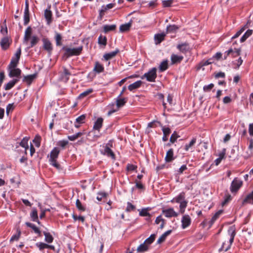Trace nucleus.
<instances>
[{
	"label": "nucleus",
	"instance_id": "obj_43",
	"mask_svg": "<svg viewBox=\"0 0 253 253\" xmlns=\"http://www.w3.org/2000/svg\"><path fill=\"white\" fill-rule=\"evenodd\" d=\"M62 37L61 35L59 33L55 32V40L56 41V44L57 46H60L62 45Z\"/></svg>",
	"mask_w": 253,
	"mask_h": 253
},
{
	"label": "nucleus",
	"instance_id": "obj_51",
	"mask_svg": "<svg viewBox=\"0 0 253 253\" xmlns=\"http://www.w3.org/2000/svg\"><path fill=\"white\" fill-rule=\"evenodd\" d=\"M39 41V38L36 36H33L31 37V42H30V47H32L35 45L37 44V43Z\"/></svg>",
	"mask_w": 253,
	"mask_h": 253
},
{
	"label": "nucleus",
	"instance_id": "obj_55",
	"mask_svg": "<svg viewBox=\"0 0 253 253\" xmlns=\"http://www.w3.org/2000/svg\"><path fill=\"white\" fill-rule=\"evenodd\" d=\"M17 233L13 235L10 239V242H13L14 241H18L20 237L21 231L20 230H17Z\"/></svg>",
	"mask_w": 253,
	"mask_h": 253
},
{
	"label": "nucleus",
	"instance_id": "obj_14",
	"mask_svg": "<svg viewBox=\"0 0 253 253\" xmlns=\"http://www.w3.org/2000/svg\"><path fill=\"white\" fill-rule=\"evenodd\" d=\"M37 77L36 74L29 75L24 77L23 81L25 82L27 84L30 85L32 82L36 79Z\"/></svg>",
	"mask_w": 253,
	"mask_h": 253
},
{
	"label": "nucleus",
	"instance_id": "obj_63",
	"mask_svg": "<svg viewBox=\"0 0 253 253\" xmlns=\"http://www.w3.org/2000/svg\"><path fill=\"white\" fill-rule=\"evenodd\" d=\"M214 86V84H210L208 85H205L203 87V89L205 91H210Z\"/></svg>",
	"mask_w": 253,
	"mask_h": 253
},
{
	"label": "nucleus",
	"instance_id": "obj_26",
	"mask_svg": "<svg viewBox=\"0 0 253 253\" xmlns=\"http://www.w3.org/2000/svg\"><path fill=\"white\" fill-rule=\"evenodd\" d=\"M240 52L241 50L240 49H235V50H233L232 48H230L226 51L227 55L231 54L233 57L239 56L240 54Z\"/></svg>",
	"mask_w": 253,
	"mask_h": 253
},
{
	"label": "nucleus",
	"instance_id": "obj_7",
	"mask_svg": "<svg viewBox=\"0 0 253 253\" xmlns=\"http://www.w3.org/2000/svg\"><path fill=\"white\" fill-rule=\"evenodd\" d=\"M162 213L166 217L168 218L176 217L178 215L172 208L163 210L162 211Z\"/></svg>",
	"mask_w": 253,
	"mask_h": 253
},
{
	"label": "nucleus",
	"instance_id": "obj_61",
	"mask_svg": "<svg viewBox=\"0 0 253 253\" xmlns=\"http://www.w3.org/2000/svg\"><path fill=\"white\" fill-rule=\"evenodd\" d=\"M107 195V194L105 192H100L98 193L97 196L96 197V199L98 201H101L103 198L106 197Z\"/></svg>",
	"mask_w": 253,
	"mask_h": 253
},
{
	"label": "nucleus",
	"instance_id": "obj_41",
	"mask_svg": "<svg viewBox=\"0 0 253 253\" xmlns=\"http://www.w3.org/2000/svg\"><path fill=\"white\" fill-rule=\"evenodd\" d=\"M222 210H219L211 217L210 220L211 225H212L215 221L219 217V215L222 213Z\"/></svg>",
	"mask_w": 253,
	"mask_h": 253
},
{
	"label": "nucleus",
	"instance_id": "obj_5",
	"mask_svg": "<svg viewBox=\"0 0 253 253\" xmlns=\"http://www.w3.org/2000/svg\"><path fill=\"white\" fill-rule=\"evenodd\" d=\"M242 184L243 181L241 179L238 178H235L231 182L230 187V191L232 193L237 192L242 186Z\"/></svg>",
	"mask_w": 253,
	"mask_h": 253
},
{
	"label": "nucleus",
	"instance_id": "obj_11",
	"mask_svg": "<svg viewBox=\"0 0 253 253\" xmlns=\"http://www.w3.org/2000/svg\"><path fill=\"white\" fill-rule=\"evenodd\" d=\"M0 43L1 48L4 50H6L10 45V39L8 37H4L1 40Z\"/></svg>",
	"mask_w": 253,
	"mask_h": 253
},
{
	"label": "nucleus",
	"instance_id": "obj_53",
	"mask_svg": "<svg viewBox=\"0 0 253 253\" xmlns=\"http://www.w3.org/2000/svg\"><path fill=\"white\" fill-rule=\"evenodd\" d=\"M92 92H93L92 88H88V89H86V90L84 91V92H83L82 93H81L80 94L79 97L80 98H83L87 96L89 94L91 93Z\"/></svg>",
	"mask_w": 253,
	"mask_h": 253
},
{
	"label": "nucleus",
	"instance_id": "obj_17",
	"mask_svg": "<svg viewBox=\"0 0 253 253\" xmlns=\"http://www.w3.org/2000/svg\"><path fill=\"white\" fill-rule=\"evenodd\" d=\"M119 50L118 49H116L115 51L105 53L103 55V57L105 60H109L115 57L117 54V53H119Z\"/></svg>",
	"mask_w": 253,
	"mask_h": 253
},
{
	"label": "nucleus",
	"instance_id": "obj_13",
	"mask_svg": "<svg viewBox=\"0 0 253 253\" xmlns=\"http://www.w3.org/2000/svg\"><path fill=\"white\" fill-rule=\"evenodd\" d=\"M103 119L102 118H98L96 121L94 122L93 129L98 130V131L100 130V128L102 126Z\"/></svg>",
	"mask_w": 253,
	"mask_h": 253
},
{
	"label": "nucleus",
	"instance_id": "obj_4",
	"mask_svg": "<svg viewBox=\"0 0 253 253\" xmlns=\"http://www.w3.org/2000/svg\"><path fill=\"white\" fill-rule=\"evenodd\" d=\"M157 69L156 68H153L147 73H145L141 77V79H146V80L150 82H153L155 81L157 78Z\"/></svg>",
	"mask_w": 253,
	"mask_h": 253
},
{
	"label": "nucleus",
	"instance_id": "obj_40",
	"mask_svg": "<svg viewBox=\"0 0 253 253\" xmlns=\"http://www.w3.org/2000/svg\"><path fill=\"white\" fill-rule=\"evenodd\" d=\"M116 26L115 25H105L103 26V30L105 33L115 30Z\"/></svg>",
	"mask_w": 253,
	"mask_h": 253
},
{
	"label": "nucleus",
	"instance_id": "obj_59",
	"mask_svg": "<svg viewBox=\"0 0 253 253\" xmlns=\"http://www.w3.org/2000/svg\"><path fill=\"white\" fill-rule=\"evenodd\" d=\"M21 53V47H19L17 50L15 54H14V56L12 58L13 59L16 60V61H19L20 55Z\"/></svg>",
	"mask_w": 253,
	"mask_h": 253
},
{
	"label": "nucleus",
	"instance_id": "obj_46",
	"mask_svg": "<svg viewBox=\"0 0 253 253\" xmlns=\"http://www.w3.org/2000/svg\"><path fill=\"white\" fill-rule=\"evenodd\" d=\"M188 202L186 200L183 201L182 202L179 203L180 211L181 213H183L185 211V210L187 206Z\"/></svg>",
	"mask_w": 253,
	"mask_h": 253
},
{
	"label": "nucleus",
	"instance_id": "obj_52",
	"mask_svg": "<svg viewBox=\"0 0 253 253\" xmlns=\"http://www.w3.org/2000/svg\"><path fill=\"white\" fill-rule=\"evenodd\" d=\"M98 42L99 44L105 46L107 44V38L106 37H102L100 36L98 39Z\"/></svg>",
	"mask_w": 253,
	"mask_h": 253
},
{
	"label": "nucleus",
	"instance_id": "obj_42",
	"mask_svg": "<svg viewBox=\"0 0 253 253\" xmlns=\"http://www.w3.org/2000/svg\"><path fill=\"white\" fill-rule=\"evenodd\" d=\"M43 234L45 236V242L48 243H51L52 242L53 238L49 233L44 231Z\"/></svg>",
	"mask_w": 253,
	"mask_h": 253
},
{
	"label": "nucleus",
	"instance_id": "obj_48",
	"mask_svg": "<svg viewBox=\"0 0 253 253\" xmlns=\"http://www.w3.org/2000/svg\"><path fill=\"white\" fill-rule=\"evenodd\" d=\"M213 63V61H209L208 60H203L197 66V70H200L201 68L204 66L209 65Z\"/></svg>",
	"mask_w": 253,
	"mask_h": 253
},
{
	"label": "nucleus",
	"instance_id": "obj_33",
	"mask_svg": "<svg viewBox=\"0 0 253 253\" xmlns=\"http://www.w3.org/2000/svg\"><path fill=\"white\" fill-rule=\"evenodd\" d=\"M137 168L136 166L131 164H128L126 166V170L128 172H137Z\"/></svg>",
	"mask_w": 253,
	"mask_h": 253
},
{
	"label": "nucleus",
	"instance_id": "obj_29",
	"mask_svg": "<svg viewBox=\"0 0 253 253\" xmlns=\"http://www.w3.org/2000/svg\"><path fill=\"white\" fill-rule=\"evenodd\" d=\"M245 203L253 204V191L249 194L244 199L243 204Z\"/></svg>",
	"mask_w": 253,
	"mask_h": 253
},
{
	"label": "nucleus",
	"instance_id": "obj_30",
	"mask_svg": "<svg viewBox=\"0 0 253 253\" xmlns=\"http://www.w3.org/2000/svg\"><path fill=\"white\" fill-rule=\"evenodd\" d=\"M25 224L28 227L31 228L35 233L38 234V235H40V230L35 224L28 222H26Z\"/></svg>",
	"mask_w": 253,
	"mask_h": 253
},
{
	"label": "nucleus",
	"instance_id": "obj_1",
	"mask_svg": "<svg viewBox=\"0 0 253 253\" xmlns=\"http://www.w3.org/2000/svg\"><path fill=\"white\" fill-rule=\"evenodd\" d=\"M228 233L230 236L229 240L227 243L226 242H223L219 250L226 252L230 249L236 235L235 228L233 226L230 227L228 230Z\"/></svg>",
	"mask_w": 253,
	"mask_h": 253
},
{
	"label": "nucleus",
	"instance_id": "obj_2",
	"mask_svg": "<svg viewBox=\"0 0 253 253\" xmlns=\"http://www.w3.org/2000/svg\"><path fill=\"white\" fill-rule=\"evenodd\" d=\"M62 49L65 51L64 55L70 57L80 55L83 50V47L80 46L76 48H70L64 46Z\"/></svg>",
	"mask_w": 253,
	"mask_h": 253
},
{
	"label": "nucleus",
	"instance_id": "obj_24",
	"mask_svg": "<svg viewBox=\"0 0 253 253\" xmlns=\"http://www.w3.org/2000/svg\"><path fill=\"white\" fill-rule=\"evenodd\" d=\"M70 75V72L67 69L64 68L61 76V80L65 82H67L69 79Z\"/></svg>",
	"mask_w": 253,
	"mask_h": 253
},
{
	"label": "nucleus",
	"instance_id": "obj_25",
	"mask_svg": "<svg viewBox=\"0 0 253 253\" xmlns=\"http://www.w3.org/2000/svg\"><path fill=\"white\" fill-rule=\"evenodd\" d=\"M32 34V28L31 27H28L25 31L24 37V42H27L30 38Z\"/></svg>",
	"mask_w": 253,
	"mask_h": 253
},
{
	"label": "nucleus",
	"instance_id": "obj_38",
	"mask_svg": "<svg viewBox=\"0 0 253 253\" xmlns=\"http://www.w3.org/2000/svg\"><path fill=\"white\" fill-rule=\"evenodd\" d=\"M18 79H13L12 81L9 82L5 86V90H9L15 85V84L18 82Z\"/></svg>",
	"mask_w": 253,
	"mask_h": 253
},
{
	"label": "nucleus",
	"instance_id": "obj_58",
	"mask_svg": "<svg viewBox=\"0 0 253 253\" xmlns=\"http://www.w3.org/2000/svg\"><path fill=\"white\" fill-rule=\"evenodd\" d=\"M18 63V61H16V60L12 58L11 62L8 66V69H12V68H16Z\"/></svg>",
	"mask_w": 253,
	"mask_h": 253
},
{
	"label": "nucleus",
	"instance_id": "obj_8",
	"mask_svg": "<svg viewBox=\"0 0 253 253\" xmlns=\"http://www.w3.org/2000/svg\"><path fill=\"white\" fill-rule=\"evenodd\" d=\"M191 222V218L188 214L184 215L181 219V227L182 229H185L188 227Z\"/></svg>",
	"mask_w": 253,
	"mask_h": 253
},
{
	"label": "nucleus",
	"instance_id": "obj_37",
	"mask_svg": "<svg viewBox=\"0 0 253 253\" xmlns=\"http://www.w3.org/2000/svg\"><path fill=\"white\" fill-rule=\"evenodd\" d=\"M29 138L28 137H24L20 143V145L25 148V151L29 149L28 142Z\"/></svg>",
	"mask_w": 253,
	"mask_h": 253
},
{
	"label": "nucleus",
	"instance_id": "obj_31",
	"mask_svg": "<svg viewBox=\"0 0 253 253\" xmlns=\"http://www.w3.org/2000/svg\"><path fill=\"white\" fill-rule=\"evenodd\" d=\"M177 48L182 53H186L189 50L188 45L186 43L178 44Z\"/></svg>",
	"mask_w": 253,
	"mask_h": 253
},
{
	"label": "nucleus",
	"instance_id": "obj_3",
	"mask_svg": "<svg viewBox=\"0 0 253 253\" xmlns=\"http://www.w3.org/2000/svg\"><path fill=\"white\" fill-rule=\"evenodd\" d=\"M104 147V149L101 151L102 154L106 155L108 157L111 158L112 159H115L114 153L111 150L113 146V141L110 140L107 143Z\"/></svg>",
	"mask_w": 253,
	"mask_h": 253
},
{
	"label": "nucleus",
	"instance_id": "obj_15",
	"mask_svg": "<svg viewBox=\"0 0 253 253\" xmlns=\"http://www.w3.org/2000/svg\"><path fill=\"white\" fill-rule=\"evenodd\" d=\"M60 152V149L57 147H55L53 149V150L51 151L50 154V161L51 160H55L59 155Z\"/></svg>",
	"mask_w": 253,
	"mask_h": 253
},
{
	"label": "nucleus",
	"instance_id": "obj_45",
	"mask_svg": "<svg viewBox=\"0 0 253 253\" xmlns=\"http://www.w3.org/2000/svg\"><path fill=\"white\" fill-rule=\"evenodd\" d=\"M76 205L78 209L81 211H84L86 210L85 207L82 205V203L79 199L76 200Z\"/></svg>",
	"mask_w": 253,
	"mask_h": 253
},
{
	"label": "nucleus",
	"instance_id": "obj_62",
	"mask_svg": "<svg viewBox=\"0 0 253 253\" xmlns=\"http://www.w3.org/2000/svg\"><path fill=\"white\" fill-rule=\"evenodd\" d=\"M135 209V207L131 204L130 202H127L126 211H130L134 210Z\"/></svg>",
	"mask_w": 253,
	"mask_h": 253
},
{
	"label": "nucleus",
	"instance_id": "obj_16",
	"mask_svg": "<svg viewBox=\"0 0 253 253\" xmlns=\"http://www.w3.org/2000/svg\"><path fill=\"white\" fill-rule=\"evenodd\" d=\"M170 59L171 64H174L177 63H180L183 60V57L182 56L172 54L171 55Z\"/></svg>",
	"mask_w": 253,
	"mask_h": 253
},
{
	"label": "nucleus",
	"instance_id": "obj_35",
	"mask_svg": "<svg viewBox=\"0 0 253 253\" xmlns=\"http://www.w3.org/2000/svg\"><path fill=\"white\" fill-rule=\"evenodd\" d=\"M168 68V60L162 61L159 65V69L161 72H164Z\"/></svg>",
	"mask_w": 253,
	"mask_h": 253
},
{
	"label": "nucleus",
	"instance_id": "obj_18",
	"mask_svg": "<svg viewBox=\"0 0 253 253\" xmlns=\"http://www.w3.org/2000/svg\"><path fill=\"white\" fill-rule=\"evenodd\" d=\"M165 160L167 163L170 162L174 160L173 150L172 149H170L168 151Z\"/></svg>",
	"mask_w": 253,
	"mask_h": 253
},
{
	"label": "nucleus",
	"instance_id": "obj_39",
	"mask_svg": "<svg viewBox=\"0 0 253 253\" xmlns=\"http://www.w3.org/2000/svg\"><path fill=\"white\" fill-rule=\"evenodd\" d=\"M253 33L252 30H248L246 31V32L244 34V35L240 39V42H245L247 38H248Z\"/></svg>",
	"mask_w": 253,
	"mask_h": 253
},
{
	"label": "nucleus",
	"instance_id": "obj_36",
	"mask_svg": "<svg viewBox=\"0 0 253 253\" xmlns=\"http://www.w3.org/2000/svg\"><path fill=\"white\" fill-rule=\"evenodd\" d=\"M131 24L130 22L122 24L120 27V31L121 32H125L129 30Z\"/></svg>",
	"mask_w": 253,
	"mask_h": 253
},
{
	"label": "nucleus",
	"instance_id": "obj_64",
	"mask_svg": "<svg viewBox=\"0 0 253 253\" xmlns=\"http://www.w3.org/2000/svg\"><path fill=\"white\" fill-rule=\"evenodd\" d=\"M105 5H103L101 7V9L99 10V16L101 18L104 14V13L107 10Z\"/></svg>",
	"mask_w": 253,
	"mask_h": 253
},
{
	"label": "nucleus",
	"instance_id": "obj_10",
	"mask_svg": "<svg viewBox=\"0 0 253 253\" xmlns=\"http://www.w3.org/2000/svg\"><path fill=\"white\" fill-rule=\"evenodd\" d=\"M8 75L10 77L19 78L21 74V70L18 68H12L8 69Z\"/></svg>",
	"mask_w": 253,
	"mask_h": 253
},
{
	"label": "nucleus",
	"instance_id": "obj_47",
	"mask_svg": "<svg viewBox=\"0 0 253 253\" xmlns=\"http://www.w3.org/2000/svg\"><path fill=\"white\" fill-rule=\"evenodd\" d=\"M83 134V132H79L73 135L68 136V138L70 141H75L78 139L79 137L81 136Z\"/></svg>",
	"mask_w": 253,
	"mask_h": 253
},
{
	"label": "nucleus",
	"instance_id": "obj_6",
	"mask_svg": "<svg viewBox=\"0 0 253 253\" xmlns=\"http://www.w3.org/2000/svg\"><path fill=\"white\" fill-rule=\"evenodd\" d=\"M43 42V48L50 54L53 50L52 44L50 41L47 38H43L42 40Z\"/></svg>",
	"mask_w": 253,
	"mask_h": 253
},
{
	"label": "nucleus",
	"instance_id": "obj_21",
	"mask_svg": "<svg viewBox=\"0 0 253 253\" xmlns=\"http://www.w3.org/2000/svg\"><path fill=\"white\" fill-rule=\"evenodd\" d=\"M30 217L32 221L37 222L38 224L40 223V221L38 220V211L36 208H33L30 213Z\"/></svg>",
	"mask_w": 253,
	"mask_h": 253
},
{
	"label": "nucleus",
	"instance_id": "obj_44",
	"mask_svg": "<svg viewBox=\"0 0 253 253\" xmlns=\"http://www.w3.org/2000/svg\"><path fill=\"white\" fill-rule=\"evenodd\" d=\"M155 234H151L149 237L147 238L145 241L144 242L147 246L149 247L150 245H151L155 240Z\"/></svg>",
	"mask_w": 253,
	"mask_h": 253
},
{
	"label": "nucleus",
	"instance_id": "obj_20",
	"mask_svg": "<svg viewBox=\"0 0 253 253\" xmlns=\"http://www.w3.org/2000/svg\"><path fill=\"white\" fill-rule=\"evenodd\" d=\"M162 131L163 132L162 140L163 141H167L168 139V136L171 132V130L169 127L164 126L162 128Z\"/></svg>",
	"mask_w": 253,
	"mask_h": 253
},
{
	"label": "nucleus",
	"instance_id": "obj_57",
	"mask_svg": "<svg viewBox=\"0 0 253 253\" xmlns=\"http://www.w3.org/2000/svg\"><path fill=\"white\" fill-rule=\"evenodd\" d=\"M173 2V0H165L162 1L163 5L165 7L171 6Z\"/></svg>",
	"mask_w": 253,
	"mask_h": 253
},
{
	"label": "nucleus",
	"instance_id": "obj_54",
	"mask_svg": "<svg viewBox=\"0 0 253 253\" xmlns=\"http://www.w3.org/2000/svg\"><path fill=\"white\" fill-rule=\"evenodd\" d=\"M149 208H144L139 211V215L141 216H150V214L148 212Z\"/></svg>",
	"mask_w": 253,
	"mask_h": 253
},
{
	"label": "nucleus",
	"instance_id": "obj_34",
	"mask_svg": "<svg viewBox=\"0 0 253 253\" xmlns=\"http://www.w3.org/2000/svg\"><path fill=\"white\" fill-rule=\"evenodd\" d=\"M127 99L125 98L118 97L116 100V105L118 107H121L123 106L126 102Z\"/></svg>",
	"mask_w": 253,
	"mask_h": 253
},
{
	"label": "nucleus",
	"instance_id": "obj_9",
	"mask_svg": "<svg viewBox=\"0 0 253 253\" xmlns=\"http://www.w3.org/2000/svg\"><path fill=\"white\" fill-rule=\"evenodd\" d=\"M86 118V115L83 114L78 117L75 121L74 126L76 128H79L81 124H83L85 123Z\"/></svg>",
	"mask_w": 253,
	"mask_h": 253
},
{
	"label": "nucleus",
	"instance_id": "obj_23",
	"mask_svg": "<svg viewBox=\"0 0 253 253\" xmlns=\"http://www.w3.org/2000/svg\"><path fill=\"white\" fill-rule=\"evenodd\" d=\"M185 193L184 192H181L179 194H178L176 197L174 198L171 202H173L175 201L177 203H180L182 202L183 201H185Z\"/></svg>",
	"mask_w": 253,
	"mask_h": 253
},
{
	"label": "nucleus",
	"instance_id": "obj_50",
	"mask_svg": "<svg viewBox=\"0 0 253 253\" xmlns=\"http://www.w3.org/2000/svg\"><path fill=\"white\" fill-rule=\"evenodd\" d=\"M196 142V138H193L189 144H187L185 145V148H184L185 150L186 151H189L190 150V149L193 146H194V145L195 144Z\"/></svg>",
	"mask_w": 253,
	"mask_h": 253
},
{
	"label": "nucleus",
	"instance_id": "obj_32",
	"mask_svg": "<svg viewBox=\"0 0 253 253\" xmlns=\"http://www.w3.org/2000/svg\"><path fill=\"white\" fill-rule=\"evenodd\" d=\"M149 247L144 242L140 244L137 248V251L138 253H142L148 251Z\"/></svg>",
	"mask_w": 253,
	"mask_h": 253
},
{
	"label": "nucleus",
	"instance_id": "obj_19",
	"mask_svg": "<svg viewBox=\"0 0 253 253\" xmlns=\"http://www.w3.org/2000/svg\"><path fill=\"white\" fill-rule=\"evenodd\" d=\"M166 34L164 33L158 34L155 35L154 40L156 44H160L164 40Z\"/></svg>",
	"mask_w": 253,
	"mask_h": 253
},
{
	"label": "nucleus",
	"instance_id": "obj_28",
	"mask_svg": "<svg viewBox=\"0 0 253 253\" xmlns=\"http://www.w3.org/2000/svg\"><path fill=\"white\" fill-rule=\"evenodd\" d=\"M171 232V230H169L164 233L157 240V244H161L162 242L165 241L167 237L169 235Z\"/></svg>",
	"mask_w": 253,
	"mask_h": 253
},
{
	"label": "nucleus",
	"instance_id": "obj_12",
	"mask_svg": "<svg viewBox=\"0 0 253 253\" xmlns=\"http://www.w3.org/2000/svg\"><path fill=\"white\" fill-rule=\"evenodd\" d=\"M50 6H49L48 9H46L44 10V15L46 20L47 24L49 25L52 22V12L50 10Z\"/></svg>",
	"mask_w": 253,
	"mask_h": 253
},
{
	"label": "nucleus",
	"instance_id": "obj_27",
	"mask_svg": "<svg viewBox=\"0 0 253 253\" xmlns=\"http://www.w3.org/2000/svg\"><path fill=\"white\" fill-rule=\"evenodd\" d=\"M141 84L142 82L141 81H137L129 85L128 86V89L130 91H132L134 89L139 88L141 86Z\"/></svg>",
	"mask_w": 253,
	"mask_h": 253
},
{
	"label": "nucleus",
	"instance_id": "obj_56",
	"mask_svg": "<svg viewBox=\"0 0 253 253\" xmlns=\"http://www.w3.org/2000/svg\"><path fill=\"white\" fill-rule=\"evenodd\" d=\"M179 137V135H178V134H177V133L176 132V131H174L171 135L170 137V139H169V141H170V142L171 143H174L177 139Z\"/></svg>",
	"mask_w": 253,
	"mask_h": 253
},
{
	"label": "nucleus",
	"instance_id": "obj_22",
	"mask_svg": "<svg viewBox=\"0 0 253 253\" xmlns=\"http://www.w3.org/2000/svg\"><path fill=\"white\" fill-rule=\"evenodd\" d=\"M104 68L101 64L97 61L95 63V65L93 68V71L96 73L99 74L104 71Z\"/></svg>",
	"mask_w": 253,
	"mask_h": 253
},
{
	"label": "nucleus",
	"instance_id": "obj_60",
	"mask_svg": "<svg viewBox=\"0 0 253 253\" xmlns=\"http://www.w3.org/2000/svg\"><path fill=\"white\" fill-rule=\"evenodd\" d=\"M47 244L42 242H39L36 243V246L38 247L40 251H42L43 249L47 248Z\"/></svg>",
	"mask_w": 253,
	"mask_h": 253
},
{
	"label": "nucleus",
	"instance_id": "obj_49",
	"mask_svg": "<svg viewBox=\"0 0 253 253\" xmlns=\"http://www.w3.org/2000/svg\"><path fill=\"white\" fill-rule=\"evenodd\" d=\"M178 27L175 25H169L167 27V31L169 33H173L178 29Z\"/></svg>",
	"mask_w": 253,
	"mask_h": 253
}]
</instances>
